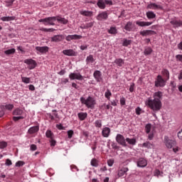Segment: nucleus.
Wrapping results in <instances>:
<instances>
[{"label":"nucleus","instance_id":"obj_2","mask_svg":"<svg viewBox=\"0 0 182 182\" xmlns=\"http://www.w3.org/2000/svg\"><path fill=\"white\" fill-rule=\"evenodd\" d=\"M55 21H58L59 23H63V25H67V23L69 22L68 19L60 16H53V17H48L46 18H42L38 20V22H43L46 26H48V25H50L51 26H55Z\"/></svg>","mask_w":182,"mask_h":182},{"label":"nucleus","instance_id":"obj_18","mask_svg":"<svg viewBox=\"0 0 182 182\" xmlns=\"http://www.w3.org/2000/svg\"><path fill=\"white\" fill-rule=\"evenodd\" d=\"M36 50L37 52H40V53H46L49 50V47L48 46H43V47H39L37 46L36 47Z\"/></svg>","mask_w":182,"mask_h":182},{"label":"nucleus","instance_id":"obj_4","mask_svg":"<svg viewBox=\"0 0 182 182\" xmlns=\"http://www.w3.org/2000/svg\"><path fill=\"white\" fill-rule=\"evenodd\" d=\"M164 143L166 147L168 149H173V147H174V146H176V141H174L173 139H170V138H168V136H164Z\"/></svg>","mask_w":182,"mask_h":182},{"label":"nucleus","instance_id":"obj_6","mask_svg":"<svg viewBox=\"0 0 182 182\" xmlns=\"http://www.w3.org/2000/svg\"><path fill=\"white\" fill-rule=\"evenodd\" d=\"M156 87H164L166 86V81L163 79L161 75H158L157 79L155 81Z\"/></svg>","mask_w":182,"mask_h":182},{"label":"nucleus","instance_id":"obj_51","mask_svg":"<svg viewBox=\"0 0 182 182\" xmlns=\"http://www.w3.org/2000/svg\"><path fill=\"white\" fill-rule=\"evenodd\" d=\"M119 102H120V105H121L122 106H124V105H126V98H124V97H122L120 98Z\"/></svg>","mask_w":182,"mask_h":182},{"label":"nucleus","instance_id":"obj_8","mask_svg":"<svg viewBox=\"0 0 182 182\" xmlns=\"http://www.w3.org/2000/svg\"><path fill=\"white\" fill-rule=\"evenodd\" d=\"M109 18V13L107 11H102L100 13L97 17L96 19L97 21H107Z\"/></svg>","mask_w":182,"mask_h":182},{"label":"nucleus","instance_id":"obj_29","mask_svg":"<svg viewBox=\"0 0 182 182\" xmlns=\"http://www.w3.org/2000/svg\"><path fill=\"white\" fill-rule=\"evenodd\" d=\"M114 63H116V65H117V66L119 68H122V66L124 65V60L122 58H117L114 60Z\"/></svg>","mask_w":182,"mask_h":182},{"label":"nucleus","instance_id":"obj_31","mask_svg":"<svg viewBox=\"0 0 182 182\" xmlns=\"http://www.w3.org/2000/svg\"><path fill=\"white\" fill-rule=\"evenodd\" d=\"M95 25V22H90L84 24L82 26H80L81 29H89V28H92Z\"/></svg>","mask_w":182,"mask_h":182},{"label":"nucleus","instance_id":"obj_15","mask_svg":"<svg viewBox=\"0 0 182 182\" xmlns=\"http://www.w3.org/2000/svg\"><path fill=\"white\" fill-rule=\"evenodd\" d=\"M170 23L173 25V28H180V26H182L181 20L173 19L170 21Z\"/></svg>","mask_w":182,"mask_h":182},{"label":"nucleus","instance_id":"obj_35","mask_svg":"<svg viewBox=\"0 0 182 182\" xmlns=\"http://www.w3.org/2000/svg\"><path fill=\"white\" fill-rule=\"evenodd\" d=\"M22 113H23V111L19 108L16 109L13 112L14 116H21L22 114Z\"/></svg>","mask_w":182,"mask_h":182},{"label":"nucleus","instance_id":"obj_61","mask_svg":"<svg viewBox=\"0 0 182 182\" xmlns=\"http://www.w3.org/2000/svg\"><path fill=\"white\" fill-rule=\"evenodd\" d=\"M141 107H138L136 108V114H138V116L141 114Z\"/></svg>","mask_w":182,"mask_h":182},{"label":"nucleus","instance_id":"obj_47","mask_svg":"<svg viewBox=\"0 0 182 182\" xmlns=\"http://www.w3.org/2000/svg\"><path fill=\"white\" fill-rule=\"evenodd\" d=\"M49 142L51 147H55V146H56V140H55V138L49 139Z\"/></svg>","mask_w":182,"mask_h":182},{"label":"nucleus","instance_id":"obj_14","mask_svg":"<svg viewBox=\"0 0 182 182\" xmlns=\"http://www.w3.org/2000/svg\"><path fill=\"white\" fill-rule=\"evenodd\" d=\"M65 39V36L63 35H55L54 36L51 37V42H62Z\"/></svg>","mask_w":182,"mask_h":182},{"label":"nucleus","instance_id":"obj_30","mask_svg":"<svg viewBox=\"0 0 182 182\" xmlns=\"http://www.w3.org/2000/svg\"><path fill=\"white\" fill-rule=\"evenodd\" d=\"M0 109H1V110H4V109H6V110H12V109H14V105L9 104L6 105H1Z\"/></svg>","mask_w":182,"mask_h":182},{"label":"nucleus","instance_id":"obj_48","mask_svg":"<svg viewBox=\"0 0 182 182\" xmlns=\"http://www.w3.org/2000/svg\"><path fill=\"white\" fill-rule=\"evenodd\" d=\"M6 2V6H12L14 5V2H15V0H7Z\"/></svg>","mask_w":182,"mask_h":182},{"label":"nucleus","instance_id":"obj_45","mask_svg":"<svg viewBox=\"0 0 182 182\" xmlns=\"http://www.w3.org/2000/svg\"><path fill=\"white\" fill-rule=\"evenodd\" d=\"M150 130H151V124H147L145 127V132L147 134L150 133Z\"/></svg>","mask_w":182,"mask_h":182},{"label":"nucleus","instance_id":"obj_56","mask_svg":"<svg viewBox=\"0 0 182 182\" xmlns=\"http://www.w3.org/2000/svg\"><path fill=\"white\" fill-rule=\"evenodd\" d=\"M23 119V117H22V116L14 117H13V120H14V122H18V120H21V119Z\"/></svg>","mask_w":182,"mask_h":182},{"label":"nucleus","instance_id":"obj_54","mask_svg":"<svg viewBox=\"0 0 182 182\" xmlns=\"http://www.w3.org/2000/svg\"><path fill=\"white\" fill-rule=\"evenodd\" d=\"M37 149L38 147L36 144H31L30 146V150H31V151H35L36 150H37Z\"/></svg>","mask_w":182,"mask_h":182},{"label":"nucleus","instance_id":"obj_59","mask_svg":"<svg viewBox=\"0 0 182 182\" xmlns=\"http://www.w3.org/2000/svg\"><path fill=\"white\" fill-rule=\"evenodd\" d=\"M176 60H178L179 62H182V55H176Z\"/></svg>","mask_w":182,"mask_h":182},{"label":"nucleus","instance_id":"obj_39","mask_svg":"<svg viewBox=\"0 0 182 182\" xmlns=\"http://www.w3.org/2000/svg\"><path fill=\"white\" fill-rule=\"evenodd\" d=\"M91 166H92V167H97V166H99V161H97V159H92L91 160Z\"/></svg>","mask_w":182,"mask_h":182},{"label":"nucleus","instance_id":"obj_60","mask_svg":"<svg viewBox=\"0 0 182 182\" xmlns=\"http://www.w3.org/2000/svg\"><path fill=\"white\" fill-rule=\"evenodd\" d=\"M111 146H112V149H114V150H118V149H119V146H117V144L114 142L112 144Z\"/></svg>","mask_w":182,"mask_h":182},{"label":"nucleus","instance_id":"obj_12","mask_svg":"<svg viewBox=\"0 0 182 182\" xmlns=\"http://www.w3.org/2000/svg\"><path fill=\"white\" fill-rule=\"evenodd\" d=\"M127 171H129V168L127 167L119 168L118 170V177H126Z\"/></svg>","mask_w":182,"mask_h":182},{"label":"nucleus","instance_id":"obj_33","mask_svg":"<svg viewBox=\"0 0 182 182\" xmlns=\"http://www.w3.org/2000/svg\"><path fill=\"white\" fill-rule=\"evenodd\" d=\"M85 62L87 65H89V63H93L95 62V58H93L92 55H90L87 57Z\"/></svg>","mask_w":182,"mask_h":182},{"label":"nucleus","instance_id":"obj_34","mask_svg":"<svg viewBox=\"0 0 182 182\" xmlns=\"http://www.w3.org/2000/svg\"><path fill=\"white\" fill-rule=\"evenodd\" d=\"M146 17L148 19H154L156 18V14L153 11H148L146 12Z\"/></svg>","mask_w":182,"mask_h":182},{"label":"nucleus","instance_id":"obj_43","mask_svg":"<svg viewBox=\"0 0 182 182\" xmlns=\"http://www.w3.org/2000/svg\"><path fill=\"white\" fill-rule=\"evenodd\" d=\"M151 52H153V49H151L150 47H148L145 48L144 53V55H151Z\"/></svg>","mask_w":182,"mask_h":182},{"label":"nucleus","instance_id":"obj_5","mask_svg":"<svg viewBox=\"0 0 182 182\" xmlns=\"http://www.w3.org/2000/svg\"><path fill=\"white\" fill-rule=\"evenodd\" d=\"M97 5L100 9H105V8H106V5H113V1L110 0H99Z\"/></svg>","mask_w":182,"mask_h":182},{"label":"nucleus","instance_id":"obj_25","mask_svg":"<svg viewBox=\"0 0 182 182\" xmlns=\"http://www.w3.org/2000/svg\"><path fill=\"white\" fill-rule=\"evenodd\" d=\"M1 21H3V22H9L11 21H15V16H3L1 18Z\"/></svg>","mask_w":182,"mask_h":182},{"label":"nucleus","instance_id":"obj_49","mask_svg":"<svg viewBox=\"0 0 182 182\" xmlns=\"http://www.w3.org/2000/svg\"><path fill=\"white\" fill-rule=\"evenodd\" d=\"M95 127H99V128L102 127V120L98 119L95 121Z\"/></svg>","mask_w":182,"mask_h":182},{"label":"nucleus","instance_id":"obj_41","mask_svg":"<svg viewBox=\"0 0 182 182\" xmlns=\"http://www.w3.org/2000/svg\"><path fill=\"white\" fill-rule=\"evenodd\" d=\"M122 45L123 46H129V45H132V40H127V38H124Z\"/></svg>","mask_w":182,"mask_h":182},{"label":"nucleus","instance_id":"obj_3","mask_svg":"<svg viewBox=\"0 0 182 182\" xmlns=\"http://www.w3.org/2000/svg\"><path fill=\"white\" fill-rule=\"evenodd\" d=\"M80 102L82 105H85L87 109H93L95 105H96V100L93 97L89 96L87 99L84 97H80Z\"/></svg>","mask_w":182,"mask_h":182},{"label":"nucleus","instance_id":"obj_1","mask_svg":"<svg viewBox=\"0 0 182 182\" xmlns=\"http://www.w3.org/2000/svg\"><path fill=\"white\" fill-rule=\"evenodd\" d=\"M163 97V92L159 91L154 94V99L148 98L145 102V104L151 110H153L154 113H157L161 109L163 104L161 103V99Z\"/></svg>","mask_w":182,"mask_h":182},{"label":"nucleus","instance_id":"obj_36","mask_svg":"<svg viewBox=\"0 0 182 182\" xmlns=\"http://www.w3.org/2000/svg\"><path fill=\"white\" fill-rule=\"evenodd\" d=\"M108 33H110L111 35H116V33H117V29L116 27H111L108 30Z\"/></svg>","mask_w":182,"mask_h":182},{"label":"nucleus","instance_id":"obj_23","mask_svg":"<svg viewBox=\"0 0 182 182\" xmlns=\"http://www.w3.org/2000/svg\"><path fill=\"white\" fill-rule=\"evenodd\" d=\"M136 23L138 25V26H150L153 23V22H149V21H137Z\"/></svg>","mask_w":182,"mask_h":182},{"label":"nucleus","instance_id":"obj_46","mask_svg":"<svg viewBox=\"0 0 182 182\" xmlns=\"http://www.w3.org/2000/svg\"><path fill=\"white\" fill-rule=\"evenodd\" d=\"M21 80L23 83H31V78L26 77H22Z\"/></svg>","mask_w":182,"mask_h":182},{"label":"nucleus","instance_id":"obj_62","mask_svg":"<svg viewBox=\"0 0 182 182\" xmlns=\"http://www.w3.org/2000/svg\"><path fill=\"white\" fill-rule=\"evenodd\" d=\"M177 136L180 140H182V129L178 132Z\"/></svg>","mask_w":182,"mask_h":182},{"label":"nucleus","instance_id":"obj_9","mask_svg":"<svg viewBox=\"0 0 182 182\" xmlns=\"http://www.w3.org/2000/svg\"><path fill=\"white\" fill-rule=\"evenodd\" d=\"M24 63H26L28 65V68L32 70V69H35L36 68V61L33 59H26L24 60Z\"/></svg>","mask_w":182,"mask_h":182},{"label":"nucleus","instance_id":"obj_20","mask_svg":"<svg viewBox=\"0 0 182 182\" xmlns=\"http://www.w3.org/2000/svg\"><path fill=\"white\" fill-rule=\"evenodd\" d=\"M148 9H163V6L157 5L155 3L150 4L147 6Z\"/></svg>","mask_w":182,"mask_h":182},{"label":"nucleus","instance_id":"obj_10","mask_svg":"<svg viewBox=\"0 0 182 182\" xmlns=\"http://www.w3.org/2000/svg\"><path fill=\"white\" fill-rule=\"evenodd\" d=\"M69 77L71 80H83V76L80 73H71L69 75Z\"/></svg>","mask_w":182,"mask_h":182},{"label":"nucleus","instance_id":"obj_16","mask_svg":"<svg viewBox=\"0 0 182 182\" xmlns=\"http://www.w3.org/2000/svg\"><path fill=\"white\" fill-rule=\"evenodd\" d=\"M63 53L66 56H76V52L72 49L63 50Z\"/></svg>","mask_w":182,"mask_h":182},{"label":"nucleus","instance_id":"obj_28","mask_svg":"<svg viewBox=\"0 0 182 182\" xmlns=\"http://www.w3.org/2000/svg\"><path fill=\"white\" fill-rule=\"evenodd\" d=\"M80 15H82L83 16H93V11H81L80 12Z\"/></svg>","mask_w":182,"mask_h":182},{"label":"nucleus","instance_id":"obj_11","mask_svg":"<svg viewBox=\"0 0 182 182\" xmlns=\"http://www.w3.org/2000/svg\"><path fill=\"white\" fill-rule=\"evenodd\" d=\"M79 39H82V36L77 34L68 35L65 37L67 42H70V41H79Z\"/></svg>","mask_w":182,"mask_h":182},{"label":"nucleus","instance_id":"obj_19","mask_svg":"<svg viewBox=\"0 0 182 182\" xmlns=\"http://www.w3.org/2000/svg\"><path fill=\"white\" fill-rule=\"evenodd\" d=\"M139 33L141 36H150V35H153L154 33V31L151 30H144L140 31Z\"/></svg>","mask_w":182,"mask_h":182},{"label":"nucleus","instance_id":"obj_21","mask_svg":"<svg viewBox=\"0 0 182 182\" xmlns=\"http://www.w3.org/2000/svg\"><path fill=\"white\" fill-rule=\"evenodd\" d=\"M38 132H39V126H34V127H31L28 129V133L29 134H35V133H38Z\"/></svg>","mask_w":182,"mask_h":182},{"label":"nucleus","instance_id":"obj_40","mask_svg":"<svg viewBox=\"0 0 182 182\" xmlns=\"http://www.w3.org/2000/svg\"><path fill=\"white\" fill-rule=\"evenodd\" d=\"M132 25H133V23H132V22L129 21V22L126 24V26H125V27H124V29H125L126 31H132Z\"/></svg>","mask_w":182,"mask_h":182},{"label":"nucleus","instance_id":"obj_13","mask_svg":"<svg viewBox=\"0 0 182 182\" xmlns=\"http://www.w3.org/2000/svg\"><path fill=\"white\" fill-rule=\"evenodd\" d=\"M93 76L96 82H100L102 80H103V77H102V72H100V70H95L93 73Z\"/></svg>","mask_w":182,"mask_h":182},{"label":"nucleus","instance_id":"obj_44","mask_svg":"<svg viewBox=\"0 0 182 182\" xmlns=\"http://www.w3.org/2000/svg\"><path fill=\"white\" fill-rule=\"evenodd\" d=\"M8 147V143L5 141H0V149H6Z\"/></svg>","mask_w":182,"mask_h":182},{"label":"nucleus","instance_id":"obj_53","mask_svg":"<svg viewBox=\"0 0 182 182\" xmlns=\"http://www.w3.org/2000/svg\"><path fill=\"white\" fill-rule=\"evenodd\" d=\"M70 168L72 171H79V168H77V166H76L75 165H71Z\"/></svg>","mask_w":182,"mask_h":182},{"label":"nucleus","instance_id":"obj_17","mask_svg":"<svg viewBox=\"0 0 182 182\" xmlns=\"http://www.w3.org/2000/svg\"><path fill=\"white\" fill-rule=\"evenodd\" d=\"M138 167H146L147 166V160L144 158H140L137 161Z\"/></svg>","mask_w":182,"mask_h":182},{"label":"nucleus","instance_id":"obj_50","mask_svg":"<svg viewBox=\"0 0 182 182\" xmlns=\"http://www.w3.org/2000/svg\"><path fill=\"white\" fill-rule=\"evenodd\" d=\"M25 164V162L23 161H18L16 163V167H22Z\"/></svg>","mask_w":182,"mask_h":182},{"label":"nucleus","instance_id":"obj_24","mask_svg":"<svg viewBox=\"0 0 182 182\" xmlns=\"http://www.w3.org/2000/svg\"><path fill=\"white\" fill-rule=\"evenodd\" d=\"M161 73L164 77L166 79V80H168L170 79V73L167 69H163Z\"/></svg>","mask_w":182,"mask_h":182},{"label":"nucleus","instance_id":"obj_37","mask_svg":"<svg viewBox=\"0 0 182 182\" xmlns=\"http://www.w3.org/2000/svg\"><path fill=\"white\" fill-rule=\"evenodd\" d=\"M16 52L15 48H11L4 51L5 55H14Z\"/></svg>","mask_w":182,"mask_h":182},{"label":"nucleus","instance_id":"obj_52","mask_svg":"<svg viewBox=\"0 0 182 182\" xmlns=\"http://www.w3.org/2000/svg\"><path fill=\"white\" fill-rule=\"evenodd\" d=\"M107 164L109 167H112L113 166V164H114V160L113 159H109L107 161Z\"/></svg>","mask_w":182,"mask_h":182},{"label":"nucleus","instance_id":"obj_32","mask_svg":"<svg viewBox=\"0 0 182 182\" xmlns=\"http://www.w3.org/2000/svg\"><path fill=\"white\" fill-rule=\"evenodd\" d=\"M125 140V141L128 142V144H130L131 146H136V141L134 138H127Z\"/></svg>","mask_w":182,"mask_h":182},{"label":"nucleus","instance_id":"obj_27","mask_svg":"<svg viewBox=\"0 0 182 182\" xmlns=\"http://www.w3.org/2000/svg\"><path fill=\"white\" fill-rule=\"evenodd\" d=\"M77 117H78V119H80V120H81V122H82L83 120H85V119H86V117H87V112H79L77 114Z\"/></svg>","mask_w":182,"mask_h":182},{"label":"nucleus","instance_id":"obj_55","mask_svg":"<svg viewBox=\"0 0 182 182\" xmlns=\"http://www.w3.org/2000/svg\"><path fill=\"white\" fill-rule=\"evenodd\" d=\"M68 139H72V137L73 136V130H69L68 132Z\"/></svg>","mask_w":182,"mask_h":182},{"label":"nucleus","instance_id":"obj_58","mask_svg":"<svg viewBox=\"0 0 182 182\" xmlns=\"http://www.w3.org/2000/svg\"><path fill=\"white\" fill-rule=\"evenodd\" d=\"M6 166H12V161H11L9 159H7L6 160Z\"/></svg>","mask_w":182,"mask_h":182},{"label":"nucleus","instance_id":"obj_64","mask_svg":"<svg viewBox=\"0 0 182 182\" xmlns=\"http://www.w3.org/2000/svg\"><path fill=\"white\" fill-rule=\"evenodd\" d=\"M178 49L182 50V41L178 44Z\"/></svg>","mask_w":182,"mask_h":182},{"label":"nucleus","instance_id":"obj_42","mask_svg":"<svg viewBox=\"0 0 182 182\" xmlns=\"http://www.w3.org/2000/svg\"><path fill=\"white\" fill-rule=\"evenodd\" d=\"M110 96H112V92L109 91V90H107V91L105 93V97L107 100H110Z\"/></svg>","mask_w":182,"mask_h":182},{"label":"nucleus","instance_id":"obj_57","mask_svg":"<svg viewBox=\"0 0 182 182\" xmlns=\"http://www.w3.org/2000/svg\"><path fill=\"white\" fill-rule=\"evenodd\" d=\"M42 31H43V32H53L55 29L54 28H42Z\"/></svg>","mask_w":182,"mask_h":182},{"label":"nucleus","instance_id":"obj_63","mask_svg":"<svg viewBox=\"0 0 182 182\" xmlns=\"http://www.w3.org/2000/svg\"><path fill=\"white\" fill-rule=\"evenodd\" d=\"M48 116L51 122H53V120H55V117H53V115H52V114H48Z\"/></svg>","mask_w":182,"mask_h":182},{"label":"nucleus","instance_id":"obj_22","mask_svg":"<svg viewBox=\"0 0 182 182\" xmlns=\"http://www.w3.org/2000/svg\"><path fill=\"white\" fill-rule=\"evenodd\" d=\"M102 135L103 137H109L110 136V128L105 127L102 131Z\"/></svg>","mask_w":182,"mask_h":182},{"label":"nucleus","instance_id":"obj_7","mask_svg":"<svg viewBox=\"0 0 182 182\" xmlns=\"http://www.w3.org/2000/svg\"><path fill=\"white\" fill-rule=\"evenodd\" d=\"M116 141L123 147H127V144L126 143V139L123 135L118 134L116 136Z\"/></svg>","mask_w":182,"mask_h":182},{"label":"nucleus","instance_id":"obj_26","mask_svg":"<svg viewBox=\"0 0 182 182\" xmlns=\"http://www.w3.org/2000/svg\"><path fill=\"white\" fill-rule=\"evenodd\" d=\"M46 136L47 137V139H49V140L52 139H55V134H53V132H52V131L48 129L46 132Z\"/></svg>","mask_w":182,"mask_h":182},{"label":"nucleus","instance_id":"obj_38","mask_svg":"<svg viewBox=\"0 0 182 182\" xmlns=\"http://www.w3.org/2000/svg\"><path fill=\"white\" fill-rule=\"evenodd\" d=\"M142 146L146 147V149H153V144H151L149 141H146L142 144Z\"/></svg>","mask_w":182,"mask_h":182}]
</instances>
